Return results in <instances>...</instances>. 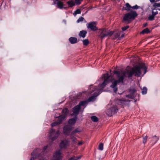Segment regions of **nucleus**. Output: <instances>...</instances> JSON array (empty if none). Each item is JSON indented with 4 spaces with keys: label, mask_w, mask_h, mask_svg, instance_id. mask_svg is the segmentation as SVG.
<instances>
[{
    "label": "nucleus",
    "mask_w": 160,
    "mask_h": 160,
    "mask_svg": "<svg viewBox=\"0 0 160 160\" xmlns=\"http://www.w3.org/2000/svg\"><path fill=\"white\" fill-rule=\"evenodd\" d=\"M147 69V68L145 64L142 63L125 71H114L113 72L114 73L117 75L118 79L114 80L110 87L113 89L114 92L116 93L118 90V88L117 87V84L119 83L123 82L126 75L129 78H132L133 75L137 77H140L141 76L142 72H143L144 75L146 73Z\"/></svg>",
    "instance_id": "f257e3e1"
},
{
    "label": "nucleus",
    "mask_w": 160,
    "mask_h": 160,
    "mask_svg": "<svg viewBox=\"0 0 160 160\" xmlns=\"http://www.w3.org/2000/svg\"><path fill=\"white\" fill-rule=\"evenodd\" d=\"M102 76L104 78V81L102 84H99L98 87L94 86L90 88V90L91 91V93L94 92H95L92 96L88 98L87 101L88 102H93L96 99V98L102 92L106 85L111 82L110 79L111 76L108 74H103Z\"/></svg>",
    "instance_id": "f03ea898"
},
{
    "label": "nucleus",
    "mask_w": 160,
    "mask_h": 160,
    "mask_svg": "<svg viewBox=\"0 0 160 160\" xmlns=\"http://www.w3.org/2000/svg\"><path fill=\"white\" fill-rule=\"evenodd\" d=\"M98 33V37L101 39H103L108 36H110L113 34V32L104 28L99 29Z\"/></svg>",
    "instance_id": "7ed1b4c3"
},
{
    "label": "nucleus",
    "mask_w": 160,
    "mask_h": 160,
    "mask_svg": "<svg viewBox=\"0 0 160 160\" xmlns=\"http://www.w3.org/2000/svg\"><path fill=\"white\" fill-rule=\"evenodd\" d=\"M60 133V132L59 130L55 132V130L52 129L50 132L49 138L52 141L55 140L58 137Z\"/></svg>",
    "instance_id": "20e7f679"
},
{
    "label": "nucleus",
    "mask_w": 160,
    "mask_h": 160,
    "mask_svg": "<svg viewBox=\"0 0 160 160\" xmlns=\"http://www.w3.org/2000/svg\"><path fill=\"white\" fill-rule=\"evenodd\" d=\"M62 158L61 151L59 149L57 151L53 154V158L52 160H62Z\"/></svg>",
    "instance_id": "39448f33"
},
{
    "label": "nucleus",
    "mask_w": 160,
    "mask_h": 160,
    "mask_svg": "<svg viewBox=\"0 0 160 160\" xmlns=\"http://www.w3.org/2000/svg\"><path fill=\"white\" fill-rule=\"evenodd\" d=\"M96 24V22H90L87 24V28L92 31H95L98 29Z\"/></svg>",
    "instance_id": "423d86ee"
},
{
    "label": "nucleus",
    "mask_w": 160,
    "mask_h": 160,
    "mask_svg": "<svg viewBox=\"0 0 160 160\" xmlns=\"http://www.w3.org/2000/svg\"><path fill=\"white\" fill-rule=\"evenodd\" d=\"M72 128L73 127L71 125H67L65 126L63 128L64 134L66 135H68Z\"/></svg>",
    "instance_id": "0eeeda50"
},
{
    "label": "nucleus",
    "mask_w": 160,
    "mask_h": 160,
    "mask_svg": "<svg viewBox=\"0 0 160 160\" xmlns=\"http://www.w3.org/2000/svg\"><path fill=\"white\" fill-rule=\"evenodd\" d=\"M69 142L70 141L68 139L62 140L59 144L60 148H66L69 145Z\"/></svg>",
    "instance_id": "6e6552de"
},
{
    "label": "nucleus",
    "mask_w": 160,
    "mask_h": 160,
    "mask_svg": "<svg viewBox=\"0 0 160 160\" xmlns=\"http://www.w3.org/2000/svg\"><path fill=\"white\" fill-rule=\"evenodd\" d=\"M40 149L39 148H37L35 149L31 153L32 157L30 160H34L37 158L39 155V152Z\"/></svg>",
    "instance_id": "1a4fd4ad"
},
{
    "label": "nucleus",
    "mask_w": 160,
    "mask_h": 160,
    "mask_svg": "<svg viewBox=\"0 0 160 160\" xmlns=\"http://www.w3.org/2000/svg\"><path fill=\"white\" fill-rule=\"evenodd\" d=\"M56 118H58L57 121L51 124V126L52 127L57 126L62 123V121L64 119V117H56Z\"/></svg>",
    "instance_id": "9d476101"
},
{
    "label": "nucleus",
    "mask_w": 160,
    "mask_h": 160,
    "mask_svg": "<svg viewBox=\"0 0 160 160\" xmlns=\"http://www.w3.org/2000/svg\"><path fill=\"white\" fill-rule=\"evenodd\" d=\"M132 20L128 13L125 14L123 18V22L128 23H129Z\"/></svg>",
    "instance_id": "9b49d317"
},
{
    "label": "nucleus",
    "mask_w": 160,
    "mask_h": 160,
    "mask_svg": "<svg viewBox=\"0 0 160 160\" xmlns=\"http://www.w3.org/2000/svg\"><path fill=\"white\" fill-rule=\"evenodd\" d=\"M132 20H134L138 16V14L135 11L131 10L128 13Z\"/></svg>",
    "instance_id": "f8f14e48"
},
{
    "label": "nucleus",
    "mask_w": 160,
    "mask_h": 160,
    "mask_svg": "<svg viewBox=\"0 0 160 160\" xmlns=\"http://www.w3.org/2000/svg\"><path fill=\"white\" fill-rule=\"evenodd\" d=\"M54 2L55 4H56L57 5V7L60 9H62L63 8H64V5L63 4V2L58 0H54Z\"/></svg>",
    "instance_id": "ddd939ff"
},
{
    "label": "nucleus",
    "mask_w": 160,
    "mask_h": 160,
    "mask_svg": "<svg viewBox=\"0 0 160 160\" xmlns=\"http://www.w3.org/2000/svg\"><path fill=\"white\" fill-rule=\"evenodd\" d=\"M80 109L81 107L80 105H77L73 108L72 111L74 114L77 115L79 113Z\"/></svg>",
    "instance_id": "4468645a"
},
{
    "label": "nucleus",
    "mask_w": 160,
    "mask_h": 160,
    "mask_svg": "<svg viewBox=\"0 0 160 160\" xmlns=\"http://www.w3.org/2000/svg\"><path fill=\"white\" fill-rule=\"evenodd\" d=\"M109 110L111 111V115L110 116H112V114H115L118 111V109L116 106L111 107Z\"/></svg>",
    "instance_id": "2eb2a0df"
},
{
    "label": "nucleus",
    "mask_w": 160,
    "mask_h": 160,
    "mask_svg": "<svg viewBox=\"0 0 160 160\" xmlns=\"http://www.w3.org/2000/svg\"><path fill=\"white\" fill-rule=\"evenodd\" d=\"M62 115H60L59 117H64V119L65 118L68 114V110L67 108H65L63 109L62 111Z\"/></svg>",
    "instance_id": "dca6fc26"
},
{
    "label": "nucleus",
    "mask_w": 160,
    "mask_h": 160,
    "mask_svg": "<svg viewBox=\"0 0 160 160\" xmlns=\"http://www.w3.org/2000/svg\"><path fill=\"white\" fill-rule=\"evenodd\" d=\"M76 119L77 118L70 119L68 122L69 124L68 125H71L72 127V126H73L76 122Z\"/></svg>",
    "instance_id": "f3484780"
},
{
    "label": "nucleus",
    "mask_w": 160,
    "mask_h": 160,
    "mask_svg": "<svg viewBox=\"0 0 160 160\" xmlns=\"http://www.w3.org/2000/svg\"><path fill=\"white\" fill-rule=\"evenodd\" d=\"M69 41L71 44H74L77 42V38L71 37L69 38Z\"/></svg>",
    "instance_id": "a211bd4d"
},
{
    "label": "nucleus",
    "mask_w": 160,
    "mask_h": 160,
    "mask_svg": "<svg viewBox=\"0 0 160 160\" xmlns=\"http://www.w3.org/2000/svg\"><path fill=\"white\" fill-rule=\"evenodd\" d=\"M87 33V32L86 31L84 30H82L80 31L79 34V35L80 37L84 38L86 37Z\"/></svg>",
    "instance_id": "6ab92c4d"
},
{
    "label": "nucleus",
    "mask_w": 160,
    "mask_h": 160,
    "mask_svg": "<svg viewBox=\"0 0 160 160\" xmlns=\"http://www.w3.org/2000/svg\"><path fill=\"white\" fill-rule=\"evenodd\" d=\"M125 7H123V8H124V9L128 11H129L130 10V8H131V6L128 3H127L125 5Z\"/></svg>",
    "instance_id": "aec40b11"
},
{
    "label": "nucleus",
    "mask_w": 160,
    "mask_h": 160,
    "mask_svg": "<svg viewBox=\"0 0 160 160\" xmlns=\"http://www.w3.org/2000/svg\"><path fill=\"white\" fill-rule=\"evenodd\" d=\"M67 3L69 7L71 8L75 5V2L73 0H70L67 2Z\"/></svg>",
    "instance_id": "412c9836"
},
{
    "label": "nucleus",
    "mask_w": 160,
    "mask_h": 160,
    "mask_svg": "<svg viewBox=\"0 0 160 160\" xmlns=\"http://www.w3.org/2000/svg\"><path fill=\"white\" fill-rule=\"evenodd\" d=\"M150 31L148 28H146L143 30L140 33L142 34H148L150 33Z\"/></svg>",
    "instance_id": "4be33fe9"
},
{
    "label": "nucleus",
    "mask_w": 160,
    "mask_h": 160,
    "mask_svg": "<svg viewBox=\"0 0 160 160\" xmlns=\"http://www.w3.org/2000/svg\"><path fill=\"white\" fill-rule=\"evenodd\" d=\"M136 92V90L134 88H131L129 90V92L130 94H131L132 95H134V93Z\"/></svg>",
    "instance_id": "5701e85b"
},
{
    "label": "nucleus",
    "mask_w": 160,
    "mask_h": 160,
    "mask_svg": "<svg viewBox=\"0 0 160 160\" xmlns=\"http://www.w3.org/2000/svg\"><path fill=\"white\" fill-rule=\"evenodd\" d=\"M152 138L153 139V141L154 143H156L159 139V137H157L156 135L152 136Z\"/></svg>",
    "instance_id": "b1692460"
},
{
    "label": "nucleus",
    "mask_w": 160,
    "mask_h": 160,
    "mask_svg": "<svg viewBox=\"0 0 160 160\" xmlns=\"http://www.w3.org/2000/svg\"><path fill=\"white\" fill-rule=\"evenodd\" d=\"M91 119L92 121L95 122H97L98 121V118L95 116H92L91 117Z\"/></svg>",
    "instance_id": "393cba45"
},
{
    "label": "nucleus",
    "mask_w": 160,
    "mask_h": 160,
    "mask_svg": "<svg viewBox=\"0 0 160 160\" xmlns=\"http://www.w3.org/2000/svg\"><path fill=\"white\" fill-rule=\"evenodd\" d=\"M87 103L88 101H81L79 103L78 105H80V107H81V106H84Z\"/></svg>",
    "instance_id": "a878e982"
},
{
    "label": "nucleus",
    "mask_w": 160,
    "mask_h": 160,
    "mask_svg": "<svg viewBox=\"0 0 160 160\" xmlns=\"http://www.w3.org/2000/svg\"><path fill=\"white\" fill-rule=\"evenodd\" d=\"M83 45L84 46H87L89 43V41L88 39H86L84 40H83L82 41Z\"/></svg>",
    "instance_id": "bb28decb"
},
{
    "label": "nucleus",
    "mask_w": 160,
    "mask_h": 160,
    "mask_svg": "<svg viewBox=\"0 0 160 160\" xmlns=\"http://www.w3.org/2000/svg\"><path fill=\"white\" fill-rule=\"evenodd\" d=\"M147 89L145 87H144L142 89V94L144 95L147 93Z\"/></svg>",
    "instance_id": "cd10ccee"
},
{
    "label": "nucleus",
    "mask_w": 160,
    "mask_h": 160,
    "mask_svg": "<svg viewBox=\"0 0 160 160\" xmlns=\"http://www.w3.org/2000/svg\"><path fill=\"white\" fill-rule=\"evenodd\" d=\"M103 149V144L102 143H100L98 146V149L102 151Z\"/></svg>",
    "instance_id": "c85d7f7f"
},
{
    "label": "nucleus",
    "mask_w": 160,
    "mask_h": 160,
    "mask_svg": "<svg viewBox=\"0 0 160 160\" xmlns=\"http://www.w3.org/2000/svg\"><path fill=\"white\" fill-rule=\"evenodd\" d=\"M81 13V11L79 9H77L73 13V15L75 16L77 14H80Z\"/></svg>",
    "instance_id": "c756f323"
},
{
    "label": "nucleus",
    "mask_w": 160,
    "mask_h": 160,
    "mask_svg": "<svg viewBox=\"0 0 160 160\" xmlns=\"http://www.w3.org/2000/svg\"><path fill=\"white\" fill-rule=\"evenodd\" d=\"M122 32V31H120L119 32V33H118L117 34V36L116 37L117 38H119V39H120L121 38H123L124 36V34H122L121 35V37H120V34H121V33Z\"/></svg>",
    "instance_id": "7c9ffc66"
},
{
    "label": "nucleus",
    "mask_w": 160,
    "mask_h": 160,
    "mask_svg": "<svg viewBox=\"0 0 160 160\" xmlns=\"http://www.w3.org/2000/svg\"><path fill=\"white\" fill-rule=\"evenodd\" d=\"M148 138V136L146 135L145 137H143L142 142L144 144H145L147 142V140Z\"/></svg>",
    "instance_id": "2f4dec72"
},
{
    "label": "nucleus",
    "mask_w": 160,
    "mask_h": 160,
    "mask_svg": "<svg viewBox=\"0 0 160 160\" xmlns=\"http://www.w3.org/2000/svg\"><path fill=\"white\" fill-rule=\"evenodd\" d=\"M128 101L125 100L124 99H121L119 100V102L122 105L125 104L126 102H128Z\"/></svg>",
    "instance_id": "473e14b6"
},
{
    "label": "nucleus",
    "mask_w": 160,
    "mask_h": 160,
    "mask_svg": "<svg viewBox=\"0 0 160 160\" xmlns=\"http://www.w3.org/2000/svg\"><path fill=\"white\" fill-rule=\"evenodd\" d=\"M81 132V131L79 130V129L77 128L74 130L72 132V135L75 133L79 132Z\"/></svg>",
    "instance_id": "72a5a7b5"
},
{
    "label": "nucleus",
    "mask_w": 160,
    "mask_h": 160,
    "mask_svg": "<svg viewBox=\"0 0 160 160\" xmlns=\"http://www.w3.org/2000/svg\"><path fill=\"white\" fill-rule=\"evenodd\" d=\"M84 20V18L82 17H80L77 20V22L79 23L81 22H82Z\"/></svg>",
    "instance_id": "f704fd0d"
},
{
    "label": "nucleus",
    "mask_w": 160,
    "mask_h": 160,
    "mask_svg": "<svg viewBox=\"0 0 160 160\" xmlns=\"http://www.w3.org/2000/svg\"><path fill=\"white\" fill-rule=\"evenodd\" d=\"M154 17L152 15H150L148 17V19L150 21H152L154 19Z\"/></svg>",
    "instance_id": "c9c22d12"
},
{
    "label": "nucleus",
    "mask_w": 160,
    "mask_h": 160,
    "mask_svg": "<svg viewBox=\"0 0 160 160\" xmlns=\"http://www.w3.org/2000/svg\"><path fill=\"white\" fill-rule=\"evenodd\" d=\"M126 97L130 99H132L134 97V96L133 95L130 94L129 95H126Z\"/></svg>",
    "instance_id": "e433bc0d"
},
{
    "label": "nucleus",
    "mask_w": 160,
    "mask_h": 160,
    "mask_svg": "<svg viewBox=\"0 0 160 160\" xmlns=\"http://www.w3.org/2000/svg\"><path fill=\"white\" fill-rule=\"evenodd\" d=\"M82 1L83 0H75L76 4L77 5H79Z\"/></svg>",
    "instance_id": "4c0bfd02"
},
{
    "label": "nucleus",
    "mask_w": 160,
    "mask_h": 160,
    "mask_svg": "<svg viewBox=\"0 0 160 160\" xmlns=\"http://www.w3.org/2000/svg\"><path fill=\"white\" fill-rule=\"evenodd\" d=\"M129 26L127 25L123 27H122V31H124L126 30L127 29H128L129 28Z\"/></svg>",
    "instance_id": "58836bf2"
},
{
    "label": "nucleus",
    "mask_w": 160,
    "mask_h": 160,
    "mask_svg": "<svg viewBox=\"0 0 160 160\" xmlns=\"http://www.w3.org/2000/svg\"><path fill=\"white\" fill-rule=\"evenodd\" d=\"M81 158L80 157H73L71 158H72L71 160H78L80 159Z\"/></svg>",
    "instance_id": "ea45409f"
},
{
    "label": "nucleus",
    "mask_w": 160,
    "mask_h": 160,
    "mask_svg": "<svg viewBox=\"0 0 160 160\" xmlns=\"http://www.w3.org/2000/svg\"><path fill=\"white\" fill-rule=\"evenodd\" d=\"M139 7L137 5H136L135 6H134L132 7L131 6V8H132L134 9H137L139 8Z\"/></svg>",
    "instance_id": "a19ab883"
},
{
    "label": "nucleus",
    "mask_w": 160,
    "mask_h": 160,
    "mask_svg": "<svg viewBox=\"0 0 160 160\" xmlns=\"http://www.w3.org/2000/svg\"><path fill=\"white\" fill-rule=\"evenodd\" d=\"M153 6L154 7H160V3H155L154 4Z\"/></svg>",
    "instance_id": "79ce46f5"
},
{
    "label": "nucleus",
    "mask_w": 160,
    "mask_h": 160,
    "mask_svg": "<svg viewBox=\"0 0 160 160\" xmlns=\"http://www.w3.org/2000/svg\"><path fill=\"white\" fill-rule=\"evenodd\" d=\"M71 138L72 142H75L77 140V138L74 137H71Z\"/></svg>",
    "instance_id": "37998d69"
},
{
    "label": "nucleus",
    "mask_w": 160,
    "mask_h": 160,
    "mask_svg": "<svg viewBox=\"0 0 160 160\" xmlns=\"http://www.w3.org/2000/svg\"><path fill=\"white\" fill-rule=\"evenodd\" d=\"M158 14V12H154L153 11H152V15H153L154 17L155 16Z\"/></svg>",
    "instance_id": "c03bdc74"
},
{
    "label": "nucleus",
    "mask_w": 160,
    "mask_h": 160,
    "mask_svg": "<svg viewBox=\"0 0 160 160\" xmlns=\"http://www.w3.org/2000/svg\"><path fill=\"white\" fill-rule=\"evenodd\" d=\"M48 147V145L45 146L43 148V151H42V152H44L45 151V150L47 149V148Z\"/></svg>",
    "instance_id": "a18cd8bd"
},
{
    "label": "nucleus",
    "mask_w": 160,
    "mask_h": 160,
    "mask_svg": "<svg viewBox=\"0 0 160 160\" xmlns=\"http://www.w3.org/2000/svg\"><path fill=\"white\" fill-rule=\"evenodd\" d=\"M83 143V142L82 141H80L78 143V145L79 146L82 145Z\"/></svg>",
    "instance_id": "49530a36"
},
{
    "label": "nucleus",
    "mask_w": 160,
    "mask_h": 160,
    "mask_svg": "<svg viewBox=\"0 0 160 160\" xmlns=\"http://www.w3.org/2000/svg\"><path fill=\"white\" fill-rule=\"evenodd\" d=\"M147 25H148V24L147 23H144L143 25V27H146L147 26Z\"/></svg>",
    "instance_id": "de8ad7c7"
},
{
    "label": "nucleus",
    "mask_w": 160,
    "mask_h": 160,
    "mask_svg": "<svg viewBox=\"0 0 160 160\" xmlns=\"http://www.w3.org/2000/svg\"><path fill=\"white\" fill-rule=\"evenodd\" d=\"M151 2H155V0H149Z\"/></svg>",
    "instance_id": "09e8293b"
},
{
    "label": "nucleus",
    "mask_w": 160,
    "mask_h": 160,
    "mask_svg": "<svg viewBox=\"0 0 160 160\" xmlns=\"http://www.w3.org/2000/svg\"><path fill=\"white\" fill-rule=\"evenodd\" d=\"M159 1H160V0H156V1L155 0V1L156 2H158Z\"/></svg>",
    "instance_id": "8fccbe9b"
},
{
    "label": "nucleus",
    "mask_w": 160,
    "mask_h": 160,
    "mask_svg": "<svg viewBox=\"0 0 160 160\" xmlns=\"http://www.w3.org/2000/svg\"><path fill=\"white\" fill-rule=\"evenodd\" d=\"M72 158H70L69 160H71V159H72Z\"/></svg>",
    "instance_id": "3c124183"
},
{
    "label": "nucleus",
    "mask_w": 160,
    "mask_h": 160,
    "mask_svg": "<svg viewBox=\"0 0 160 160\" xmlns=\"http://www.w3.org/2000/svg\"><path fill=\"white\" fill-rule=\"evenodd\" d=\"M158 10H159L160 11V8H159V9H158Z\"/></svg>",
    "instance_id": "603ef678"
}]
</instances>
